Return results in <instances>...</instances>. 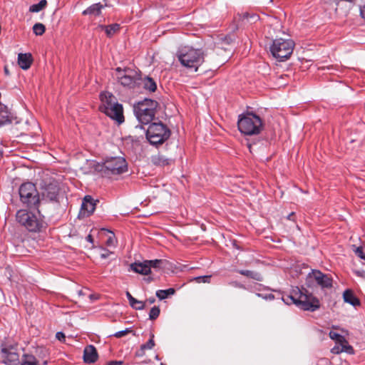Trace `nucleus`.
Returning <instances> with one entry per match:
<instances>
[{
	"instance_id": "423d86ee",
	"label": "nucleus",
	"mask_w": 365,
	"mask_h": 365,
	"mask_svg": "<svg viewBox=\"0 0 365 365\" xmlns=\"http://www.w3.org/2000/svg\"><path fill=\"white\" fill-rule=\"evenodd\" d=\"M16 220L29 232H41L46 227V222L41 217L26 210H20L16 212Z\"/></svg>"
},
{
	"instance_id": "b1692460",
	"label": "nucleus",
	"mask_w": 365,
	"mask_h": 365,
	"mask_svg": "<svg viewBox=\"0 0 365 365\" xmlns=\"http://www.w3.org/2000/svg\"><path fill=\"white\" fill-rule=\"evenodd\" d=\"M237 272L243 276H245L250 279H255L256 281L261 282L263 280L262 275L259 272H257L251 271V270H245V269H239V270H237Z\"/></svg>"
},
{
	"instance_id": "cd10ccee",
	"label": "nucleus",
	"mask_w": 365,
	"mask_h": 365,
	"mask_svg": "<svg viewBox=\"0 0 365 365\" xmlns=\"http://www.w3.org/2000/svg\"><path fill=\"white\" fill-rule=\"evenodd\" d=\"M47 5L46 0H41L38 4H33L29 8V11L31 12H39L42 9H43Z\"/></svg>"
},
{
	"instance_id": "dca6fc26",
	"label": "nucleus",
	"mask_w": 365,
	"mask_h": 365,
	"mask_svg": "<svg viewBox=\"0 0 365 365\" xmlns=\"http://www.w3.org/2000/svg\"><path fill=\"white\" fill-rule=\"evenodd\" d=\"M98 353L93 345H88L83 351V360L87 364L94 363L98 359Z\"/></svg>"
},
{
	"instance_id": "39448f33",
	"label": "nucleus",
	"mask_w": 365,
	"mask_h": 365,
	"mask_svg": "<svg viewBox=\"0 0 365 365\" xmlns=\"http://www.w3.org/2000/svg\"><path fill=\"white\" fill-rule=\"evenodd\" d=\"M158 103L150 98H145L138 101L133 106L135 115L141 124H148L155 115V108Z\"/></svg>"
},
{
	"instance_id": "f8f14e48",
	"label": "nucleus",
	"mask_w": 365,
	"mask_h": 365,
	"mask_svg": "<svg viewBox=\"0 0 365 365\" xmlns=\"http://www.w3.org/2000/svg\"><path fill=\"white\" fill-rule=\"evenodd\" d=\"M308 277H312L322 289H329L333 286L332 277L319 270L313 269Z\"/></svg>"
},
{
	"instance_id": "7c9ffc66",
	"label": "nucleus",
	"mask_w": 365,
	"mask_h": 365,
	"mask_svg": "<svg viewBox=\"0 0 365 365\" xmlns=\"http://www.w3.org/2000/svg\"><path fill=\"white\" fill-rule=\"evenodd\" d=\"M130 305L132 308L136 310H143L145 308V302L142 301H139L135 298L133 299V301L130 302Z\"/></svg>"
},
{
	"instance_id": "f257e3e1",
	"label": "nucleus",
	"mask_w": 365,
	"mask_h": 365,
	"mask_svg": "<svg viewBox=\"0 0 365 365\" xmlns=\"http://www.w3.org/2000/svg\"><path fill=\"white\" fill-rule=\"evenodd\" d=\"M282 299L286 304H294L304 311L312 312L318 310L321 306L318 298L304 288L297 287L293 289L292 294H282Z\"/></svg>"
},
{
	"instance_id": "5fc2aeb1",
	"label": "nucleus",
	"mask_w": 365,
	"mask_h": 365,
	"mask_svg": "<svg viewBox=\"0 0 365 365\" xmlns=\"http://www.w3.org/2000/svg\"><path fill=\"white\" fill-rule=\"evenodd\" d=\"M3 153H4L3 150H0V158H1L3 156Z\"/></svg>"
},
{
	"instance_id": "72a5a7b5",
	"label": "nucleus",
	"mask_w": 365,
	"mask_h": 365,
	"mask_svg": "<svg viewBox=\"0 0 365 365\" xmlns=\"http://www.w3.org/2000/svg\"><path fill=\"white\" fill-rule=\"evenodd\" d=\"M153 339H154V334H150V338L147 341V343L143 344H142L140 346L142 347V349H144L145 351L146 349H152L155 346V345Z\"/></svg>"
},
{
	"instance_id": "bb28decb",
	"label": "nucleus",
	"mask_w": 365,
	"mask_h": 365,
	"mask_svg": "<svg viewBox=\"0 0 365 365\" xmlns=\"http://www.w3.org/2000/svg\"><path fill=\"white\" fill-rule=\"evenodd\" d=\"M175 292V289L169 288L168 289H159L156 292V297L160 299H165L168 296L174 294Z\"/></svg>"
},
{
	"instance_id": "09e8293b",
	"label": "nucleus",
	"mask_w": 365,
	"mask_h": 365,
	"mask_svg": "<svg viewBox=\"0 0 365 365\" xmlns=\"http://www.w3.org/2000/svg\"><path fill=\"white\" fill-rule=\"evenodd\" d=\"M126 297L129 301V303L131 301H133L134 297L131 295V294L129 292H126Z\"/></svg>"
},
{
	"instance_id": "c85d7f7f",
	"label": "nucleus",
	"mask_w": 365,
	"mask_h": 365,
	"mask_svg": "<svg viewBox=\"0 0 365 365\" xmlns=\"http://www.w3.org/2000/svg\"><path fill=\"white\" fill-rule=\"evenodd\" d=\"M165 262V261L163 259L146 260V263L148 264L150 270L152 267L154 269H160Z\"/></svg>"
},
{
	"instance_id": "a878e982",
	"label": "nucleus",
	"mask_w": 365,
	"mask_h": 365,
	"mask_svg": "<svg viewBox=\"0 0 365 365\" xmlns=\"http://www.w3.org/2000/svg\"><path fill=\"white\" fill-rule=\"evenodd\" d=\"M172 159L167 158L163 155H158L152 157L153 164L159 166L168 165L172 163Z\"/></svg>"
},
{
	"instance_id": "a211bd4d",
	"label": "nucleus",
	"mask_w": 365,
	"mask_h": 365,
	"mask_svg": "<svg viewBox=\"0 0 365 365\" xmlns=\"http://www.w3.org/2000/svg\"><path fill=\"white\" fill-rule=\"evenodd\" d=\"M130 267L132 271L143 275H148L151 272L150 267L146 263V260L142 262L132 263Z\"/></svg>"
},
{
	"instance_id": "49530a36",
	"label": "nucleus",
	"mask_w": 365,
	"mask_h": 365,
	"mask_svg": "<svg viewBox=\"0 0 365 365\" xmlns=\"http://www.w3.org/2000/svg\"><path fill=\"white\" fill-rule=\"evenodd\" d=\"M360 14L363 19H365V4L360 7Z\"/></svg>"
},
{
	"instance_id": "ea45409f",
	"label": "nucleus",
	"mask_w": 365,
	"mask_h": 365,
	"mask_svg": "<svg viewBox=\"0 0 365 365\" xmlns=\"http://www.w3.org/2000/svg\"><path fill=\"white\" fill-rule=\"evenodd\" d=\"M112 252L109 250H107L106 249H102V252L100 254V256L102 259H106L109 257L110 255H111Z\"/></svg>"
},
{
	"instance_id": "2eb2a0df",
	"label": "nucleus",
	"mask_w": 365,
	"mask_h": 365,
	"mask_svg": "<svg viewBox=\"0 0 365 365\" xmlns=\"http://www.w3.org/2000/svg\"><path fill=\"white\" fill-rule=\"evenodd\" d=\"M96 209V202L91 195H86L81 205V212L83 215H90Z\"/></svg>"
},
{
	"instance_id": "473e14b6",
	"label": "nucleus",
	"mask_w": 365,
	"mask_h": 365,
	"mask_svg": "<svg viewBox=\"0 0 365 365\" xmlns=\"http://www.w3.org/2000/svg\"><path fill=\"white\" fill-rule=\"evenodd\" d=\"M329 336L331 339L335 340L339 344H342L344 341H345V338L336 332L331 331L329 334Z\"/></svg>"
},
{
	"instance_id": "0eeeda50",
	"label": "nucleus",
	"mask_w": 365,
	"mask_h": 365,
	"mask_svg": "<svg viewBox=\"0 0 365 365\" xmlns=\"http://www.w3.org/2000/svg\"><path fill=\"white\" fill-rule=\"evenodd\" d=\"M115 73L117 81L122 86L128 89L139 88L140 73L137 71L130 68L118 67L115 68Z\"/></svg>"
},
{
	"instance_id": "603ef678",
	"label": "nucleus",
	"mask_w": 365,
	"mask_h": 365,
	"mask_svg": "<svg viewBox=\"0 0 365 365\" xmlns=\"http://www.w3.org/2000/svg\"><path fill=\"white\" fill-rule=\"evenodd\" d=\"M250 18H252L253 20H255H255H257V19H258L259 16H258L257 15H256V14H253V15H252V16H250Z\"/></svg>"
},
{
	"instance_id": "f704fd0d",
	"label": "nucleus",
	"mask_w": 365,
	"mask_h": 365,
	"mask_svg": "<svg viewBox=\"0 0 365 365\" xmlns=\"http://www.w3.org/2000/svg\"><path fill=\"white\" fill-rule=\"evenodd\" d=\"M160 312V310L159 307L155 306V307H152L150 311V313H149V319L150 320L156 319L159 317Z\"/></svg>"
},
{
	"instance_id": "a18cd8bd",
	"label": "nucleus",
	"mask_w": 365,
	"mask_h": 365,
	"mask_svg": "<svg viewBox=\"0 0 365 365\" xmlns=\"http://www.w3.org/2000/svg\"><path fill=\"white\" fill-rule=\"evenodd\" d=\"M123 362L122 361H110L107 365H121Z\"/></svg>"
},
{
	"instance_id": "6e6d98bb",
	"label": "nucleus",
	"mask_w": 365,
	"mask_h": 365,
	"mask_svg": "<svg viewBox=\"0 0 365 365\" xmlns=\"http://www.w3.org/2000/svg\"><path fill=\"white\" fill-rule=\"evenodd\" d=\"M155 359H157V360H159V359H160V358H159L158 355H156V356H155Z\"/></svg>"
},
{
	"instance_id": "e433bc0d",
	"label": "nucleus",
	"mask_w": 365,
	"mask_h": 365,
	"mask_svg": "<svg viewBox=\"0 0 365 365\" xmlns=\"http://www.w3.org/2000/svg\"><path fill=\"white\" fill-rule=\"evenodd\" d=\"M109 232L110 235L108 236V239L106 240V244L108 247L115 246L116 240L115 238L114 234L112 232Z\"/></svg>"
},
{
	"instance_id": "412c9836",
	"label": "nucleus",
	"mask_w": 365,
	"mask_h": 365,
	"mask_svg": "<svg viewBox=\"0 0 365 365\" xmlns=\"http://www.w3.org/2000/svg\"><path fill=\"white\" fill-rule=\"evenodd\" d=\"M11 122L7 107L0 102V126Z\"/></svg>"
},
{
	"instance_id": "1a4fd4ad",
	"label": "nucleus",
	"mask_w": 365,
	"mask_h": 365,
	"mask_svg": "<svg viewBox=\"0 0 365 365\" xmlns=\"http://www.w3.org/2000/svg\"><path fill=\"white\" fill-rule=\"evenodd\" d=\"M294 46V43L290 39L277 38L273 41L270 51L279 61H284L290 57Z\"/></svg>"
},
{
	"instance_id": "58836bf2",
	"label": "nucleus",
	"mask_w": 365,
	"mask_h": 365,
	"mask_svg": "<svg viewBox=\"0 0 365 365\" xmlns=\"http://www.w3.org/2000/svg\"><path fill=\"white\" fill-rule=\"evenodd\" d=\"M355 253L361 259H365V255L364 253L363 248L361 247H357L356 250H355Z\"/></svg>"
},
{
	"instance_id": "ddd939ff",
	"label": "nucleus",
	"mask_w": 365,
	"mask_h": 365,
	"mask_svg": "<svg viewBox=\"0 0 365 365\" xmlns=\"http://www.w3.org/2000/svg\"><path fill=\"white\" fill-rule=\"evenodd\" d=\"M59 187L56 183L46 185L41 192V202H58Z\"/></svg>"
},
{
	"instance_id": "7ed1b4c3",
	"label": "nucleus",
	"mask_w": 365,
	"mask_h": 365,
	"mask_svg": "<svg viewBox=\"0 0 365 365\" xmlns=\"http://www.w3.org/2000/svg\"><path fill=\"white\" fill-rule=\"evenodd\" d=\"M96 172L104 177L121 175L128 171V163L123 157H108L94 165Z\"/></svg>"
},
{
	"instance_id": "c9c22d12",
	"label": "nucleus",
	"mask_w": 365,
	"mask_h": 365,
	"mask_svg": "<svg viewBox=\"0 0 365 365\" xmlns=\"http://www.w3.org/2000/svg\"><path fill=\"white\" fill-rule=\"evenodd\" d=\"M210 275H205V276H199L196 277L193 279L197 283H210Z\"/></svg>"
},
{
	"instance_id": "de8ad7c7",
	"label": "nucleus",
	"mask_w": 365,
	"mask_h": 365,
	"mask_svg": "<svg viewBox=\"0 0 365 365\" xmlns=\"http://www.w3.org/2000/svg\"><path fill=\"white\" fill-rule=\"evenodd\" d=\"M295 213L294 212H291L288 216H287V219L289 220H292V221H294L295 220Z\"/></svg>"
},
{
	"instance_id": "6ab92c4d",
	"label": "nucleus",
	"mask_w": 365,
	"mask_h": 365,
	"mask_svg": "<svg viewBox=\"0 0 365 365\" xmlns=\"http://www.w3.org/2000/svg\"><path fill=\"white\" fill-rule=\"evenodd\" d=\"M32 61L33 58L31 53H19L18 56V63L19 66L24 70L29 69L32 63Z\"/></svg>"
},
{
	"instance_id": "f3484780",
	"label": "nucleus",
	"mask_w": 365,
	"mask_h": 365,
	"mask_svg": "<svg viewBox=\"0 0 365 365\" xmlns=\"http://www.w3.org/2000/svg\"><path fill=\"white\" fill-rule=\"evenodd\" d=\"M140 86L142 85L145 91L153 93L157 90V83L150 76H145L144 78L140 76Z\"/></svg>"
},
{
	"instance_id": "393cba45",
	"label": "nucleus",
	"mask_w": 365,
	"mask_h": 365,
	"mask_svg": "<svg viewBox=\"0 0 365 365\" xmlns=\"http://www.w3.org/2000/svg\"><path fill=\"white\" fill-rule=\"evenodd\" d=\"M19 365H39V362L34 355L24 354L22 355Z\"/></svg>"
},
{
	"instance_id": "c03bdc74",
	"label": "nucleus",
	"mask_w": 365,
	"mask_h": 365,
	"mask_svg": "<svg viewBox=\"0 0 365 365\" xmlns=\"http://www.w3.org/2000/svg\"><path fill=\"white\" fill-rule=\"evenodd\" d=\"M135 355L138 357H142L145 355V350L144 349H142V347L140 346V350H138Z\"/></svg>"
},
{
	"instance_id": "6e6552de",
	"label": "nucleus",
	"mask_w": 365,
	"mask_h": 365,
	"mask_svg": "<svg viewBox=\"0 0 365 365\" xmlns=\"http://www.w3.org/2000/svg\"><path fill=\"white\" fill-rule=\"evenodd\" d=\"M170 130L163 123H152L146 130V138L152 145H160L170 136Z\"/></svg>"
},
{
	"instance_id": "4d7b16f0",
	"label": "nucleus",
	"mask_w": 365,
	"mask_h": 365,
	"mask_svg": "<svg viewBox=\"0 0 365 365\" xmlns=\"http://www.w3.org/2000/svg\"><path fill=\"white\" fill-rule=\"evenodd\" d=\"M152 279H153L152 278L149 277V278L147 279V281H148V282H150Z\"/></svg>"
},
{
	"instance_id": "f03ea898",
	"label": "nucleus",
	"mask_w": 365,
	"mask_h": 365,
	"mask_svg": "<svg viewBox=\"0 0 365 365\" xmlns=\"http://www.w3.org/2000/svg\"><path fill=\"white\" fill-rule=\"evenodd\" d=\"M176 56L182 66L196 72L203 63L205 53L202 49L182 46L179 48Z\"/></svg>"
},
{
	"instance_id": "4c0bfd02",
	"label": "nucleus",
	"mask_w": 365,
	"mask_h": 365,
	"mask_svg": "<svg viewBox=\"0 0 365 365\" xmlns=\"http://www.w3.org/2000/svg\"><path fill=\"white\" fill-rule=\"evenodd\" d=\"M131 331H132V330L130 328H127L125 330L117 331L113 336L116 338H120V337L125 336L127 334H128Z\"/></svg>"
},
{
	"instance_id": "864d4df0",
	"label": "nucleus",
	"mask_w": 365,
	"mask_h": 365,
	"mask_svg": "<svg viewBox=\"0 0 365 365\" xmlns=\"http://www.w3.org/2000/svg\"><path fill=\"white\" fill-rule=\"evenodd\" d=\"M4 72L6 75H9V69L6 66L4 67Z\"/></svg>"
},
{
	"instance_id": "8fccbe9b",
	"label": "nucleus",
	"mask_w": 365,
	"mask_h": 365,
	"mask_svg": "<svg viewBox=\"0 0 365 365\" xmlns=\"http://www.w3.org/2000/svg\"><path fill=\"white\" fill-rule=\"evenodd\" d=\"M86 240L91 243H93V238L92 237L91 235H88L87 237H86Z\"/></svg>"
},
{
	"instance_id": "9d476101",
	"label": "nucleus",
	"mask_w": 365,
	"mask_h": 365,
	"mask_svg": "<svg viewBox=\"0 0 365 365\" xmlns=\"http://www.w3.org/2000/svg\"><path fill=\"white\" fill-rule=\"evenodd\" d=\"M20 200L29 207H37L41 203L36 187L32 182L23 183L19 187Z\"/></svg>"
},
{
	"instance_id": "13d9d810",
	"label": "nucleus",
	"mask_w": 365,
	"mask_h": 365,
	"mask_svg": "<svg viewBox=\"0 0 365 365\" xmlns=\"http://www.w3.org/2000/svg\"><path fill=\"white\" fill-rule=\"evenodd\" d=\"M160 365H165L163 363H161Z\"/></svg>"
},
{
	"instance_id": "a19ab883",
	"label": "nucleus",
	"mask_w": 365,
	"mask_h": 365,
	"mask_svg": "<svg viewBox=\"0 0 365 365\" xmlns=\"http://www.w3.org/2000/svg\"><path fill=\"white\" fill-rule=\"evenodd\" d=\"M56 337L60 341H64L65 339H66L65 334L63 332H61V331L57 332L56 334Z\"/></svg>"
},
{
	"instance_id": "2f4dec72",
	"label": "nucleus",
	"mask_w": 365,
	"mask_h": 365,
	"mask_svg": "<svg viewBox=\"0 0 365 365\" xmlns=\"http://www.w3.org/2000/svg\"><path fill=\"white\" fill-rule=\"evenodd\" d=\"M341 348L340 351H336V353H338L339 351H344L350 354H353L354 353L353 347L351 345H349L346 340L342 344H341Z\"/></svg>"
},
{
	"instance_id": "37998d69",
	"label": "nucleus",
	"mask_w": 365,
	"mask_h": 365,
	"mask_svg": "<svg viewBox=\"0 0 365 365\" xmlns=\"http://www.w3.org/2000/svg\"><path fill=\"white\" fill-rule=\"evenodd\" d=\"M230 284L232 286H234L235 287L245 289V286L237 282H230Z\"/></svg>"
},
{
	"instance_id": "c756f323",
	"label": "nucleus",
	"mask_w": 365,
	"mask_h": 365,
	"mask_svg": "<svg viewBox=\"0 0 365 365\" xmlns=\"http://www.w3.org/2000/svg\"><path fill=\"white\" fill-rule=\"evenodd\" d=\"M46 30L45 26L41 23H36L33 26L34 33L37 36H41Z\"/></svg>"
},
{
	"instance_id": "5701e85b",
	"label": "nucleus",
	"mask_w": 365,
	"mask_h": 365,
	"mask_svg": "<svg viewBox=\"0 0 365 365\" xmlns=\"http://www.w3.org/2000/svg\"><path fill=\"white\" fill-rule=\"evenodd\" d=\"M98 28L105 31L106 36L111 38L114 34L120 31V26L118 24H113L108 26L99 25Z\"/></svg>"
},
{
	"instance_id": "3c124183",
	"label": "nucleus",
	"mask_w": 365,
	"mask_h": 365,
	"mask_svg": "<svg viewBox=\"0 0 365 365\" xmlns=\"http://www.w3.org/2000/svg\"><path fill=\"white\" fill-rule=\"evenodd\" d=\"M147 302H148L150 304H153L155 302V299L154 297H150L147 299Z\"/></svg>"
},
{
	"instance_id": "4468645a",
	"label": "nucleus",
	"mask_w": 365,
	"mask_h": 365,
	"mask_svg": "<svg viewBox=\"0 0 365 365\" xmlns=\"http://www.w3.org/2000/svg\"><path fill=\"white\" fill-rule=\"evenodd\" d=\"M2 362L6 365H19V356L17 353L11 351L7 348H2L1 351Z\"/></svg>"
},
{
	"instance_id": "20e7f679",
	"label": "nucleus",
	"mask_w": 365,
	"mask_h": 365,
	"mask_svg": "<svg viewBox=\"0 0 365 365\" xmlns=\"http://www.w3.org/2000/svg\"><path fill=\"white\" fill-rule=\"evenodd\" d=\"M237 127L245 135H255L264 128L262 119L254 112L247 111L238 115Z\"/></svg>"
},
{
	"instance_id": "aec40b11",
	"label": "nucleus",
	"mask_w": 365,
	"mask_h": 365,
	"mask_svg": "<svg viewBox=\"0 0 365 365\" xmlns=\"http://www.w3.org/2000/svg\"><path fill=\"white\" fill-rule=\"evenodd\" d=\"M343 298L345 302L350 304L354 307L360 305V300L356 297L353 291L346 289L343 293Z\"/></svg>"
},
{
	"instance_id": "79ce46f5",
	"label": "nucleus",
	"mask_w": 365,
	"mask_h": 365,
	"mask_svg": "<svg viewBox=\"0 0 365 365\" xmlns=\"http://www.w3.org/2000/svg\"><path fill=\"white\" fill-rule=\"evenodd\" d=\"M258 297H262V298L268 300H272L274 299V296L272 294H269L263 296L262 294H257Z\"/></svg>"
},
{
	"instance_id": "4be33fe9",
	"label": "nucleus",
	"mask_w": 365,
	"mask_h": 365,
	"mask_svg": "<svg viewBox=\"0 0 365 365\" xmlns=\"http://www.w3.org/2000/svg\"><path fill=\"white\" fill-rule=\"evenodd\" d=\"M103 5L101 3L93 4L83 11V15H90L97 16L101 13Z\"/></svg>"
},
{
	"instance_id": "9b49d317",
	"label": "nucleus",
	"mask_w": 365,
	"mask_h": 365,
	"mask_svg": "<svg viewBox=\"0 0 365 365\" xmlns=\"http://www.w3.org/2000/svg\"><path fill=\"white\" fill-rule=\"evenodd\" d=\"M113 98H114V96L112 94L109 96L108 98L106 97V104L101 107V110L106 115L117 121L118 124H121L125 120L123 108L120 103H112L111 100Z\"/></svg>"
}]
</instances>
